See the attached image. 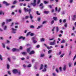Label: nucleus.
Instances as JSON below:
<instances>
[{
	"instance_id": "6",
	"label": "nucleus",
	"mask_w": 76,
	"mask_h": 76,
	"mask_svg": "<svg viewBox=\"0 0 76 76\" xmlns=\"http://www.w3.org/2000/svg\"><path fill=\"white\" fill-rule=\"evenodd\" d=\"M19 50L18 49H17L16 48H13L12 49V51H13V52H14V51H19Z\"/></svg>"
},
{
	"instance_id": "58",
	"label": "nucleus",
	"mask_w": 76,
	"mask_h": 76,
	"mask_svg": "<svg viewBox=\"0 0 76 76\" xmlns=\"http://www.w3.org/2000/svg\"><path fill=\"white\" fill-rule=\"evenodd\" d=\"M29 18V16H26L25 17V19H27Z\"/></svg>"
},
{
	"instance_id": "59",
	"label": "nucleus",
	"mask_w": 76,
	"mask_h": 76,
	"mask_svg": "<svg viewBox=\"0 0 76 76\" xmlns=\"http://www.w3.org/2000/svg\"><path fill=\"white\" fill-rule=\"evenodd\" d=\"M40 3V0H38L37 4H39Z\"/></svg>"
},
{
	"instance_id": "45",
	"label": "nucleus",
	"mask_w": 76,
	"mask_h": 76,
	"mask_svg": "<svg viewBox=\"0 0 76 76\" xmlns=\"http://www.w3.org/2000/svg\"><path fill=\"white\" fill-rule=\"evenodd\" d=\"M64 26L65 28H67V23H65L64 25Z\"/></svg>"
},
{
	"instance_id": "44",
	"label": "nucleus",
	"mask_w": 76,
	"mask_h": 76,
	"mask_svg": "<svg viewBox=\"0 0 76 76\" xmlns=\"http://www.w3.org/2000/svg\"><path fill=\"white\" fill-rule=\"evenodd\" d=\"M18 12L19 13H22V10H18Z\"/></svg>"
},
{
	"instance_id": "54",
	"label": "nucleus",
	"mask_w": 76,
	"mask_h": 76,
	"mask_svg": "<svg viewBox=\"0 0 76 76\" xmlns=\"http://www.w3.org/2000/svg\"><path fill=\"white\" fill-rule=\"evenodd\" d=\"M37 20H38V21L39 22L40 21V20H41V18H38Z\"/></svg>"
},
{
	"instance_id": "53",
	"label": "nucleus",
	"mask_w": 76,
	"mask_h": 76,
	"mask_svg": "<svg viewBox=\"0 0 76 76\" xmlns=\"http://www.w3.org/2000/svg\"><path fill=\"white\" fill-rule=\"evenodd\" d=\"M56 72L57 73H59V71H58V69H56Z\"/></svg>"
},
{
	"instance_id": "60",
	"label": "nucleus",
	"mask_w": 76,
	"mask_h": 76,
	"mask_svg": "<svg viewBox=\"0 0 76 76\" xmlns=\"http://www.w3.org/2000/svg\"><path fill=\"white\" fill-rule=\"evenodd\" d=\"M26 52H22V54H26Z\"/></svg>"
},
{
	"instance_id": "22",
	"label": "nucleus",
	"mask_w": 76,
	"mask_h": 76,
	"mask_svg": "<svg viewBox=\"0 0 76 76\" xmlns=\"http://www.w3.org/2000/svg\"><path fill=\"white\" fill-rule=\"evenodd\" d=\"M0 60L1 61H3V58H2V56L1 55H0Z\"/></svg>"
},
{
	"instance_id": "57",
	"label": "nucleus",
	"mask_w": 76,
	"mask_h": 76,
	"mask_svg": "<svg viewBox=\"0 0 76 76\" xmlns=\"http://www.w3.org/2000/svg\"><path fill=\"white\" fill-rule=\"evenodd\" d=\"M22 48H23L22 46H21L20 47V50H22Z\"/></svg>"
},
{
	"instance_id": "49",
	"label": "nucleus",
	"mask_w": 76,
	"mask_h": 76,
	"mask_svg": "<svg viewBox=\"0 0 76 76\" xmlns=\"http://www.w3.org/2000/svg\"><path fill=\"white\" fill-rule=\"evenodd\" d=\"M44 3L45 4H48V2L47 1H45L44 2Z\"/></svg>"
},
{
	"instance_id": "31",
	"label": "nucleus",
	"mask_w": 76,
	"mask_h": 76,
	"mask_svg": "<svg viewBox=\"0 0 76 76\" xmlns=\"http://www.w3.org/2000/svg\"><path fill=\"white\" fill-rule=\"evenodd\" d=\"M60 10H61V8H59L58 9L57 11L58 12H60Z\"/></svg>"
},
{
	"instance_id": "2",
	"label": "nucleus",
	"mask_w": 76,
	"mask_h": 76,
	"mask_svg": "<svg viewBox=\"0 0 76 76\" xmlns=\"http://www.w3.org/2000/svg\"><path fill=\"white\" fill-rule=\"evenodd\" d=\"M11 29L12 30V32L13 34H16V31H17V29L16 28H11Z\"/></svg>"
},
{
	"instance_id": "18",
	"label": "nucleus",
	"mask_w": 76,
	"mask_h": 76,
	"mask_svg": "<svg viewBox=\"0 0 76 76\" xmlns=\"http://www.w3.org/2000/svg\"><path fill=\"white\" fill-rule=\"evenodd\" d=\"M53 19L55 21H57L58 20L57 18L56 17H53Z\"/></svg>"
},
{
	"instance_id": "17",
	"label": "nucleus",
	"mask_w": 76,
	"mask_h": 76,
	"mask_svg": "<svg viewBox=\"0 0 76 76\" xmlns=\"http://www.w3.org/2000/svg\"><path fill=\"white\" fill-rule=\"evenodd\" d=\"M43 26L42 25H41L40 26H38V27L37 28V29H39V28H41L42 26Z\"/></svg>"
},
{
	"instance_id": "63",
	"label": "nucleus",
	"mask_w": 76,
	"mask_h": 76,
	"mask_svg": "<svg viewBox=\"0 0 76 76\" xmlns=\"http://www.w3.org/2000/svg\"><path fill=\"white\" fill-rule=\"evenodd\" d=\"M3 38L2 37H0V39H1L2 40H3Z\"/></svg>"
},
{
	"instance_id": "43",
	"label": "nucleus",
	"mask_w": 76,
	"mask_h": 76,
	"mask_svg": "<svg viewBox=\"0 0 76 76\" xmlns=\"http://www.w3.org/2000/svg\"><path fill=\"white\" fill-rule=\"evenodd\" d=\"M34 26L33 25L31 26H30V28H34Z\"/></svg>"
},
{
	"instance_id": "61",
	"label": "nucleus",
	"mask_w": 76,
	"mask_h": 76,
	"mask_svg": "<svg viewBox=\"0 0 76 76\" xmlns=\"http://www.w3.org/2000/svg\"><path fill=\"white\" fill-rule=\"evenodd\" d=\"M46 22V21H43V22L42 24H45V23Z\"/></svg>"
},
{
	"instance_id": "55",
	"label": "nucleus",
	"mask_w": 76,
	"mask_h": 76,
	"mask_svg": "<svg viewBox=\"0 0 76 76\" xmlns=\"http://www.w3.org/2000/svg\"><path fill=\"white\" fill-rule=\"evenodd\" d=\"M59 70L60 72H62V70H61V67H59Z\"/></svg>"
},
{
	"instance_id": "23",
	"label": "nucleus",
	"mask_w": 76,
	"mask_h": 76,
	"mask_svg": "<svg viewBox=\"0 0 76 76\" xmlns=\"http://www.w3.org/2000/svg\"><path fill=\"white\" fill-rule=\"evenodd\" d=\"M44 45H45V46H46V47H47V48L48 50H50V47H47V45H46V44H45Z\"/></svg>"
},
{
	"instance_id": "47",
	"label": "nucleus",
	"mask_w": 76,
	"mask_h": 76,
	"mask_svg": "<svg viewBox=\"0 0 76 76\" xmlns=\"http://www.w3.org/2000/svg\"><path fill=\"white\" fill-rule=\"evenodd\" d=\"M73 0H69V3H72Z\"/></svg>"
},
{
	"instance_id": "46",
	"label": "nucleus",
	"mask_w": 76,
	"mask_h": 76,
	"mask_svg": "<svg viewBox=\"0 0 76 76\" xmlns=\"http://www.w3.org/2000/svg\"><path fill=\"white\" fill-rule=\"evenodd\" d=\"M17 1H15L13 2V4H16V3H17Z\"/></svg>"
},
{
	"instance_id": "34",
	"label": "nucleus",
	"mask_w": 76,
	"mask_h": 76,
	"mask_svg": "<svg viewBox=\"0 0 76 76\" xmlns=\"http://www.w3.org/2000/svg\"><path fill=\"white\" fill-rule=\"evenodd\" d=\"M7 60H8V61H9L10 62V58H7Z\"/></svg>"
},
{
	"instance_id": "27",
	"label": "nucleus",
	"mask_w": 76,
	"mask_h": 76,
	"mask_svg": "<svg viewBox=\"0 0 76 76\" xmlns=\"http://www.w3.org/2000/svg\"><path fill=\"white\" fill-rule=\"evenodd\" d=\"M43 69V65L42 64L40 66V70H41V69Z\"/></svg>"
},
{
	"instance_id": "33",
	"label": "nucleus",
	"mask_w": 76,
	"mask_h": 76,
	"mask_svg": "<svg viewBox=\"0 0 76 76\" xmlns=\"http://www.w3.org/2000/svg\"><path fill=\"white\" fill-rule=\"evenodd\" d=\"M45 39L44 38H42L41 39V41L42 42L43 41H44Z\"/></svg>"
},
{
	"instance_id": "8",
	"label": "nucleus",
	"mask_w": 76,
	"mask_h": 76,
	"mask_svg": "<svg viewBox=\"0 0 76 76\" xmlns=\"http://www.w3.org/2000/svg\"><path fill=\"white\" fill-rule=\"evenodd\" d=\"M23 39V40H24V39H25V37H23V36L20 37H19V39Z\"/></svg>"
},
{
	"instance_id": "21",
	"label": "nucleus",
	"mask_w": 76,
	"mask_h": 76,
	"mask_svg": "<svg viewBox=\"0 0 76 76\" xmlns=\"http://www.w3.org/2000/svg\"><path fill=\"white\" fill-rule=\"evenodd\" d=\"M65 54L64 53L62 54L60 56V57L61 58H62L64 56Z\"/></svg>"
},
{
	"instance_id": "7",
	"label": "nucleus",
	"mask_w": 76,
	"mask_h": 76,
	"mask_svg": "<svg viewBox=\"0 0 76 76\" xmlns=\"http://www.w3.org/2000/svg\"><path fill=\"white\" fill-rule=\"evenodd\" d=\"M33 6H36V0H34V2L31 3Z\"/></svg>"
},
{
	"instance_id": "3",
	"label": "nucleus",
	"mask_w": 76,
	"mask_h": 76,
	"mask_svg": "<svg viewBox=\"0 0 76 76\" xmlns=\"http://www.w3.org/2000/svg\"><path fill=\"white\" fill-rule=\"evenodd\" d=\"M44 69H43L42 70V72H46L47 71V65H45L44 66Z\"/></svg>"
},
{
	"instance_id": "20",
	"label": "nucleus",
	"mask_w": 76,
	"mask_h": 76,
	"mask_svg": "<svg viewBox=\"0 0 76 76\" xmlns=\"http://www.w3.org/2000/svg\"><path fill=\"white\" fill-rule=\"evenodd\" d=\"M31 34V32H29L27 34V35H26L27 37H28V36H29V35Z\"/></svg>"
},
{
	"instance_id": "32",
	"label": "nucleus",
	"mask_w": 76,
	"mask_h": 76,
	"mask_svg": "<svg viewBox=\"0 0 76 76\" xmlns=\"http://www.w3.org/2000/svg\"><path fill=\"white\" fill-rule=\"evenodd\" d=\"M18 75H20V72L19 71H18Z\"/></svg>"
},
{
	"instance_id": "24",
	"label": "nucleus",
	"mask_w": 76,
	"mask_h": 76,
	"mask_svg": "<svg viewBox=\"0 0 76 76\" xmlns=\"http://www.w3.org/2000/svg\"><path fill=\"white\" fill-rule=\"evenodd\" d=\"M72 63L71 62H69V67H72Z\"/></svg>"
},
{
	"instance_id": "4",
	"label": "nucleus",
	"mask_w": 76,
	"mask_h": 76,
	"mask_svg": "<svg viewBox=\"0 0 76 76\" xmlns=\"http://www.w3.org/2000/svg\"><path fill=\"white\" fill-rule=\"evenodd\" d=\"M12 72L14 74H16L18 72V70L16 69H14L12 70Z\"/></svg>"
},
{
	"instance_id": "11",
	"label": "nucleus",
	"mask_w": 76,
	"mask_h": 76,
	"mask_svg": "<svg viewBox=\"0 0 76 76\" xmlns=\"http://www.w3.org/2000/svg\"><path fill=\"white\" fill-rule=\"evenodd\" d=\"M72 20H75V19H76V15H74L73 16V17L72 18Z\"/></svg>"
},
{
	"instance_id": "50",
	"label": "nucleus",
	"mask_w": 76,
	"mask_h": 76,
	"mask_svg": "<svg viewBox=\"0 0 76 76\" xmlns=\"http://www.w3.org/2000/svg\"><path fill=\"white\" fill-rule=\"evenodd\" d=\"M37 14L38 15H40V14L39 13V12H38V11L37 12Z\"/></svg>"
},
{
	"instance_id": "64",
	"label": "nucleus",
	"mask_w": 76,
	"mask_h": 76,
	"mask_svg": "<svg viewBox=\"0 0 76 76\" xmlns=\"http://www.w3.org/2000/svg\"><path fill=\"white\" fill-rule=\"evenodd\" d=\"M33 42L34 43H36V42H37V41H35V40H33Z\"/></svg>"
},
{
	"instance_id": "26",
	"label": "nucleus",
	"mask_w": 76,
	"mask_h": 76,
	"mask_svg": "<svg viewBox=\"0 0 76 76\" xmlns=\"http://www.w3.org/2000/svg\"><path fill=\"white\" fill-rule=\"evenodd\" d=\"M65 40L64 39H62L61 41V43H65Z\"/></svg>"
},
{
	"instance_id": "36",
	"label": "nucleus",
	"mask_w": 76,
	"mask_h": 76,
	"mask_svg": "<svg viewBox=\"0 0 76 76\" xmlns=\"http://www.w3.org/2000/svg\"><path fill=\"white\" fill-rule=\"evenodd\" d=\"M61 54V51H60L58 53V56H59V55H60V54Z\"/></svg>"
},
{
	"instance_id": "15",
	"label": "nucleus",
	"mask_w": 76,
	"mask_h": 76,
	"mask_svg": "<svg viewBox=\"0 0 76 76\" xmlns=\"http://www.w3.org/2000/svg\"><path fill=\"white\" fill-rule=\"evenodd\" d=\"M7 26H5L4 27V30H7Z\"/></svg>"
},
{
	"instance_id": "35",
	"label": "nucleus",
	"mask_w": 76,
	"mask_h": 76,
	"mask_svg": "<svg viewBox=\"0 0 76 76\" xmlns=\"http://www.w3.org/2000/svg\"><path fill=\"white\" fill-rule=\"evenodd\" d=\"M52 52V50H50L48 52V54H50Z\"/></svg>"
},
{
	"instance_id": "38",
	"label": "nucleus",
	"mask_w": 76,
	"mask_h": 76,
	"mask_svg": "<svg viewBox=\"0 0 76 76\" xmlns=\"http://www.w3.org/2000/svg\"><path fill=\"white\" fill-rule=\"evenodd\" d=\"M13 26H14V23H12L11 24L10 26L12 27Z\"/></svg>"
},
{
	"instance_id": "62",
	"label": "nucleus",
	"mask_w": 76,
	"mask_h": 76,
	"mask_svg": "<svg viewBox=\"0 0 76 76\" xmlns=\"http://www.w3.org/2000/svg\"><path fill=\"white\" fill-rule=\"evenodd\" d=\"M66 22V20H64L63 21V22L64 23H65Z\"/></svg>"
},
{
	"instance_id": "16",
	"label": "nucleus",
	"mask_w": 76,
	"mask_h": 76,
	"mask_svg": "<svg viewBox=\"0 0 76 76\" xmlns=\"http://www.w3.org/2000/svg\"><path fill=\"white\" fill-rule=\"evenodd\" d=\"M7 20V22H10V21H12V19H7L6 20Z\"/></svg>"
},
{
	"instance_id": "1",
	"label": "nucleus",
	"mask_w": 76,
	"mask_h": 76,
	"mask_svg": "<svg viewBox=\"0 0 76 76\" xmlns=\"http://www.w3.org/2000/svg\"><path fill=\"white\" fill-rule=\"evenodd\" d=\"M24 10L25 11V12H29V13L30 15V19L31 20V22H34V20H32V18H33V17L32 16V15L31 14H30V12H31V9H26V8H24Z\"/></svg>"
},
{
	"instance_id": "39",
	"label": "nucleus",
	"mask_w": 76,
	"mask_h": 76,
	"mask_svg": "<svg viewBox=\"0 0 76 76\" xmlns=\"http://www.w3.org/2000/svg\"><path fill=\"white\" fill-rule=\"evenodd\" d=\"M7 69H9V68L10 67V66H9V64H7Z\"/></svg>"
},
{
	"instance_id": "10",
	"label": "nucleus",
	"mask_w": 76,
	"mask_h": 76,
	"mask_svg": "<svg viewBox=\"0 0 76 76\" xmlns=\"http://www.w3.org/2000/svg\"><path fill=\"white\" fill-rule=\"evenodd\" d=\"M56 33H58V32L59 31V28H58V27H56Z\"/></svg>"
},
{
	"instance_id": "42",
	"label": "nucleus",
	"mask_w": 76,
	"mask_h": 76,
	"mask_svg": "<svg viewBox=\"0 0 76 76\" xmlns=\"http://www.w3.org/2000/svg\"><path fill=\"white\" fill-rule=\"evenodd\" d=\"M52 75L53 76H56V73H52Z\"/></svg>"
},
{
	"instance_id": "12",
	"label": "nucleus",
	"mask_w": 76,
	"mask_h": 76,
	"mask_svg": "<svg viewBox=\"0 0 76 76\" xmlns=\"http://www.w3.org/2000/svg\"><path fill=\"white\" fill-rule=\"evenodd\" d=\"M43 5V4L41 3L40 5V7L41 8V9H43V8L44 7V6H42Z\"/></svg>"
},
{
	"instance_id": "56",
	"label": "nucleus",
	"mask_w": 76,
	"mask_h": 76,
	"mask_svg": "<svg viewBox=\"0 0 76 76\" xmlns=\"http://www.w3.org/2000/svg\"><path fill=\"white\" fill-rule=\"evenodd\" d=\"M54 22V20H53L51 22V24H53Z\"/></svg>"
},
{
	"instance_id": "37",
	"label": "nucleus",
	"mask_w": 76,
	"mask_h": 76,
	"mask_svg": "<svg viewBox=\"0 0 76 76\" xmlns=\"http://www.w3.org/2000/svg\"><path fill=\"white\" fill-rule=\"evenodd\" d=\"M10 3H7V2L6 6H10Z\"/></svg>"
},
{
	"instance_id": "14",
	"label": "nucleus",
	"mask_w": 76,
	"mask_h": 76,
	"mask_svg": "<svg viewBox=\"0 0 76 76\" xmlns=\"http://www.w3.org/2000/svg\"><path fill=\"white\" fill-rule=\"evenodd\" d=\"M63 69L64 71H65L66 70V65H64L63 68Z\"/></svg>"
},
{
	"instance_id": "25",
	"label": "nucleus",
	"mask_w": 76,
	"mask_h": 76,
	"mask_svg": "<svg viewBox=\"0 0 76 76\" xmlns=\"http://www.w3.org/2000/svg\"><path fill=\"white\" fill-rule=\"evenodd\" d=\"M2 47H3L4 48H5V44L3 43H2Z\"/></svg>"
},
{
	"instance_id": "52",
	"label": "nucleus",
	"mask_w": 76,
	"mask_h": 76,
	"mask_svg": "<svg viewBox=\"0 0 76 76\" xmlns=\"http://www.w3.org/2000/svg\"><path fill=\"white\" fill-rule=\"evenodd\" d=\"M30 35L31 36H34V33H31Z\"/></svg>"
},
{
	"instance_id": "40",
	"label": "nucleus",
	"mask_w": 76,
	"mask_h": 76,
	"mask_svg": "<svg viewBox=\"0 0 76 76\" xmlns=\"http://www.w3.org/2000/svg\"><path fill=\"white\" fill-rule=\"evenodd\" d=\"M27 51L28 53H29L30 52V49L29 48H28L27 49Z\"/></svg>"
},
{
	"instance_id": "5",
	"label": "nucleus",
	"mask_w": 76,
	"mask_h": 76,
	"mask_svg": "<svg viewBox=\"0 0 76 76\" xmlns=\"http://www.w3.org/2000/svg\"><path fill=\"white\" fill-rule=\"evenodd\" d=\"M56 44V40H54L53 42H50V45H54Z\"/></svg>"
},
{
	"instance_id": "51",
	"label": "nucleus",
	"mask_w": 76,
	"mask_h": 76,
	"mask_svg": "<svg viewBox=\"0 0 76 76\" xmlns=\"http://www.w3.org/2000/svg\"><path fill=\"white\" fill-rule=\"evenodd\" d=\"M10 42L9 41V40H7V44H9V43H10Z\"/></svg>"
},
{
	"instance_id": "9",
	"label": "nucleus",
	"mask_w": 76,
	"mask_h": 76,
	"mask_svg": "<svg viewBox=\"0 0 76 76\" xmlns=\"http://www.w3.org/2000/svg\"><path fill=\"white\" fill-rule=\"evenodd\" d=\"M4 13L1 10L0 11V15H4Z\"/></svg>"
},
{
	"instance_id": "13",
	"label": "nucleus",
	"mask_w": 76,
	"mask_h": 76,
	"mask_svg": "<svg viewBox=\"0 0 76 76\" xmlns=\"http://www.w3.org/2000/svg\"><path fill=\"white\" fill-rule=\"evenodd\" d=\"M34 53H35V52L34 51L32 50L29 53V54L31 55V54H34Z\"/></svg>"
},
{
	"instance_id": "29",
	"label": "nucleus",
	"mask_w": 76,
	"mask_h": 76,
	"mask_svg": "<svg viewBox=\"0 0 76 76\" xmlns=\"http://www.w3.org/2000/svg\"><path fill=\"white\" fill-rule=\"evenodd\" d=\"M44 12V13H45V14H48V13H49V11H45Z\"/></svg>"
},
{
	"instance_id": "30",
	"label": "nucleus",
	"mask_w": 76,
	"mask_h": 76,
	"mask_svg": "<svg viewBox=\"0 0 76 76\" xmlns=\"http://www.w3.org/2000/svg\"><path fill=\"white\" fill-rule=\"evenodd\" d=\"M65 11H63L61 12V14L62 15H65Z\"/></svg>"
},
{
	"instance_id": "19",
	"label": "nucleus",
	"mask_w": 76,
	"mask_h": 76,
	"mask_svg": "<svg viewBox=\"0 0 76 76\" xmlns=\"http://www.w3.org/2000/svg\"><path fill=\"white\" fill-rule=\"evenodd\" d=\"M45 56V54H40V57H44Z\"/></svg>"
},
{
	"instance_id": "41",
	"label": "nucleus",
	"mask_w": 76,
	"mask_h": 76,
	"mask_svg": "<svg viewBox=\"0 0 76 76\" xmlns=\"http://www.w3.org/2000/svg\"><path fill=\"white\" fill-rule=\"evenodd\" d=\"M55 28H56V27H53V28L52 29V31H53V32H54V29H55Z\"/></svg>"
},
{
	"instance_id": "28",
	"label": "nucleus",
	"mask_w": 76,
	"mask_h": 76,
	"mask_svg": "<svg viewBox=\"0 0 76 76\" xmlns=\"http://www.w3.org/2000/svg\"><path fill=\"white\" fill-rule=\"evenodd\" d=\"M31 66L32 65H31V64H29L27 66V67L29 68V67H31Z\"/></svg>"
},
{
	"instance_id": "48",
	"label": "nucleus",
	"mask_w": 76,
	"mask_h": 76,
	"mask_svg": "<svg viewBox=\"0 0 76 76\" xmlns=\"http://www.w3.org/2000/svg\"><path fill=\"white\" fill-rule=\"evenodd\" d=\"M3 4H6H6H7V2H6L5 1H4L3 2Z\"/></svg>"
}]
</instances>
